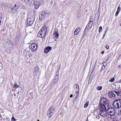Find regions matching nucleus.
<instances>
[{"mask_svg":"<svg viewBox=\"0 0 121 121\" xmlns=\"http://www.w3.org/2000/svg\"><path fill=\"white\" fill-rule=\"evenodd\" d=\"M118 68H121V65H120L118 66Z\"/></svg>","mask_w":121,"mask_h":121,"instance_id":"obj_38","label":"nucleus"},{"mask_svg":"<svg viewBox=\"0 0 121 121\" xmlns=\"http://www.w3.org/2000/svg\"><path fill=\"white\" fill-rule=\"evenodd\" d=\"M2 14L1 13H0V19H1L2 18ZM0 21L1 20H0Z\"/></svg>","mask_w":121,"mask_h":121,"instance_id":"obj_32","label":"nucleus"},{"mask_svg":"<svg viewBox=\"0 0 121 121\" xmlns=\"http://www.w3.org/2000/svg\"><path fill=\"white\" fill-rule=\"evenodd\" d=\"M104 53V51H103L101 53L102 54H103Z\"/></svg>","mask_w":121,"mask_h":121,"instance_id":"obj_39","label":"nucleus"},{"mask_svg":"<svg viewBox=\"0 0 121 121\" xmlns=\"http://www.w3.org/2000/svg\"><path fill=\"white\" fill-rule=\"evenodd\" d=\"M59 78V76L57 74L56 75L54 78L53 79L52 81L53 82L55 83H57L58 81Z\"/></svg>","mask_w":121,"mask_h":121,"instance_id":"obj_14","label":"nucleus"},{"mask_svg":"<svg viewBox=\"0 0 121 121\" xmlns=\"http://www.w3.org/2000/svg\"><path fill=\"white\" fill-rule=\"evenodd\" d=\"M102 29V27L101 26H100L99 27V32H100L101 31V30Z\"/></svg>","mask_w":121,"mask_h":121,"instance_id":"obj_30","label":"nucleus"},{"mask_svg":"<svg viewBox=\"0 0 121 121\" xmlns=\"http://www.w3.org/2000/svg\"><path fill=\"white\" fill-rule=\"evenodd\" d=\"M109 101L106 98L104 97L101 98L100 99V107H104V108L105 107L109 106L108 104Z\"/></svg>","mask_w":121,"mask_h":121,"instance_id":"obj_3","label":"nucleus"},{"mask_svg":"<svg viewBox=\"0 0 121 121\" xmlns=\"http://www.w3.org/2000/svg\"><path fill=\"white\" fill-rule=\"evenodd\" d=\"M19 86L17 84V83L16 82H15L14 84V85L13 86V87L14 88L16 89L19 88Z\"/></svg>","mask_w":121,"mask_h":121,"instance_id":"obj_21","label":"nucleus"},{"mask_svg":"<svg viewBox=\"0 0 121 121\" xmlns=\"http://www.w3.org/2000/svg\"><path fill=\"white\" fill-rule=\"evenodd\" d=\"M103 66L101 68V69L100 70V71H102L105 68V67L107 65V64L106 62H104L103 63Z\"/></svg>","mask_w":121,"mask_h":121,"instance_id":"obj_18","label":"nucleus"},{"mask_svg":"<svg viewBox=\"0 0 121 121\" xmlns=\"http://www.w3.org/2000/svg\"><path fill=\"white\" fill-rule=\"evenodd\" d=\"M19 9V7L17 6V7H16L15 9H14V12H17Z\"/></svg>","mask_w":121,"mask_h":121,"instance_id":"obj_27","label":"nucleus"},{"mask_svg":"<svg viewBox=\"0 0 121 121\" xmlns=\"http://www.w3.org/2000/svg\"><path fill=\"white\" fill-rule=\"evenodd\" d=\"M105 107V108L106 110V113L111 115L110 118H111L112 116L114 115L115 113V109L112 107H110L109 105Z\"/></svg>","mask_w":121,"mask_h":121,"instance_id":"obj_2","label":"nucleus"},{"mask_svg":"<svg viewBox=\"0 0 121 121\" xmlns=\"http://www.w3.org/2000/svg\"><path fill=\"white\" fill-rule=\"evenodd\" d=\"M54 35L55 37L56 38H58L59 35L58 32L56 30H55L54 31Z\"/></svg>","mask_w":121,"mask_h":121,"instance_id":"obj_17","label":"nucleus"},{"mask_svg":"<svg viewBox=\"0 0 121 121\" xmlns=\"http://www.w3.org/2000/svg\"><path fill=\"white\" fill-rule=\"evenodd\" d=\"M34 0H28L27 4H28L31 5L33 3H34Z\"/></svg>","mask_w":121,"mask_h":121,"instance_id":"obj_20","label":"nucleus"},{"mask_svg":"<svg viewBox=\"0 0 121 121\" xmlns=\"http://www.w3.org/2000/svg\"><path fill=\"white\" fill-rule=\"evenodd\" d=\"M48 23V22H46L44 26L42 28L41 30L39 32L38 34V37L43 38L45 36L47 29V24Z\"/></svg>","mask_w":121,"mask_h":121,"instance_id":"obj_1","label":"nucleus"},{"mask_svg":"<svg viewBox=\"0 0 121 121\" xmlns=\"http://www.w3.org/2000/svg\"><path fill=\"white\" fill-rule=\"evenodd\" d=\"M73 95L71 94L70 95V98H72L73 97Z\"/></svg>","mask_w":121,"mask_h":121,"instance_id":"obj_40","label":"nucleus"},{"mask_svg":"<svg viewBox=\"0 0 121 121\" xmlns=\"http://www.w3.org/2000/svg\"><path fill=\"white\" fill-rule=\"evenodd\" d=\"M28 0H22L23 1L27 3Z\"/></svg>","mask_w":121,"mask_h":121,"instance_id":"obj_35","label":"nucleus"},{"mask_svg":"<svg viewBox=\"0 0 121 121\" xmlns=\"http://www.w3.org/2000/svg\"><path fill=\"white\" fill-rule=\"evenodd\" d=\"M39 121V120H37V121Z\"/></svg>","mask_w":121,"mask_h":121,"instance_id":"obj_45","label":"nucleus"},{"mask_svg":"<svg viewBox=\"0 0 121 121\" xmlns=\"http://www.w3.org/2000/svg\"><path fill=\"white\" fill-rule=\"evenodd\" d=\"M113 106L116 108H119L121 107V99H116L112 104Z\"/></svg>","mask_w":121,"mask_h":121,"instance_id":"obj_5","label":"nucleus"},{"mask_svg":"<svg viewBox=\"0 0 121 121\" xmlns=\"http://www.w3.org/2000/svg\"><path fill=\"white\" fill-rule=\"evenodd\" d=\"M35 70L34 71L36 73V74H38L39 73V68L38 66H36L35 68H34Z\"/></svg>","mask_w":121,"mask_h":121,"instance_id":"obj_16","label":"nucleus"},{"mask_svg":"<svg viewBox=\"0 0 121 121\" xmlns=\"http://www.w3.org/2000/svg\"><path fill=\"white\" fill-rule=\"evenodd\" d=\"M80 30L81 29L80 28H77L74 32V35H78L79 32H80Z\"/></svg>","mask_w":121,"mask_h":121,"instance_id":"obj_15","label":"nucleus"},{"mask_svg":"<svg viewBox=\"0 0 121 121\" xmlns=\"http://www.w3.org/2000/svg\"><path fill=\"white\" fill-rule=\"evenodd\" d=\"M119 82L121 83V79L119 81Z\"/></svg>","mask_w":121,"mask_h":121,"instance_id":"obj_42","label":"nucleus"},{"mask_svg":"<svg viewBox=\"0 0 121 121\" xmlns=\"http://www.w3.org/2000/svg\"><path fill=\"white\" fill-rule=\"evenodd\" d=\"M11 119L12 121H15V119L14 117L13 116L11 118Z\"/></svg>","mask_w":121,"mask_h":121,"instance_id":"obj_33","label":"nucleus"},{"mask_svg":"<svg viewBox=\"0 0 121 121\" xmlns=\"http://www.w3.org/2000/svg\"><path fill=\"white\" fill-rule=\"evenodd\" d=\"M107 31H106V30L105 31V32L104 33V34L103 36V38H102L103 39H104V37L105 36Z\"/></svg>","mask_w":121,"mask_h":121,"instance_id":"obj_31","label":"nucleus"},{"mask_svg":"<svg viewBox=\"0 0 121 121\" xmlns=\"http://www.w3.org/2000/svg\"><path fill=\"white\" fill-rule=\"evenodd\" d=\"M88 104H89V102L88 101L85 104V105H84V108H86L88 106Z\"/></svg>","mask_w":121,"mask_h":121,"instance_id":"obj_24","label":"nucleus"},{"mask_svg":"<svg viewBox=\"0 0 121 121\" xmlns=\"http://www.w3.org/2000/svg\"><path fill=\"white\" fill-rule=\"evenodd\" d=\"M99 110L100 111L99 114L100 115L104 117L107 116L106 110L104 108L100 107Z\"/></svg>","mask_w":121,"mask_h":121,"instance_id":"obj_6","label":"nucleus"},{"mask_svg":"<svg viewBox=\"0 0 121 121\" xmlns=\"http://www.w3.org/2000/svg\"><path fill=\"white\" fill-rule=\"evenodd\" d=\"M37 44L32 43L31 45H30L29 48L32 51L35 52L37 50Z\"/></svg>","mask_w":121,"mask_h":121,"instance_id":"obj_7","label":"nucleus"},{"mask_svg":"<svg viewBox=\"0 0 121 121\" xmlns=\"http://www.w3.org/2000/svg\"><path fill=\"white\" fill-rule=\"evenodd\" d=\"M34 4L35 5V8L36 9H37L38 8L39 6V5H38L36 4Z\"/></svg>","mask_w":121,"mask_h":121,"instance_id":"obj_26","label":"nucleus"},{"mask_svg":"<svg viewBox=\"0 0 121 121\" xmlns=\"http://www.w3.org/2000/svg\"><path fill=\"white\" fill-rule=\"evenodd\" d=\"M91 19L90 18L88 24L86 26V27L88 29H90L91 28L93 24V20H91Z\"/></svg>","mask_w":121,"mask_h":121,"instance_id":"obj_11","label":"nucleus"},{"mask_svg":"<svg viewBox=\"0 0 121 121\" xmlns=\"http://www.w3.org/2000/svg\"><path fill=\"white\" fill-rule=\"evenodd\" d=\"M118 59H121V54L119 56L118 58Z\"/></svg>","mask_w":121,"mask_h":121,"instance_id":"obj_37","label":"nucleus"},{"mask_svg":"<svg viewBox=\"0 0 121 121\" xmlns=\"http://www.w3.org/2000/svg\"><path fill=\"white\" fill-rule=\"evenodd\" d=\"M1 21H0V25Z\"/></svg>","mask_w":121,"mask_h":121,"instance_id":"obj_44","label":"nucleus"},{"mask_svg":"<svg viewBox=\"0 0 121 121\" xmlns=\"http://www.w3.org/2000/svg\"><path fill=\"white\" fill-rule=\"evenodd\" d=\"M78 95H77H77L76 96V97H75V99H76L77 98H78Z\"/></svg>","mask_w":121,"mask_h":121,"instance_id":"obj_41","label":"nucleus"},{"mask_svg":"<svg viewBox=\"0 0 121 121\" xmlns=\"http://www.w3.org/2000/svg\"><path fill=\"white\" fill-rule=\"evenodd\" d=\"M14 96H16V95L15 94H14Z\"/></svg>","mask_w":121,"mask_h":121,"instance_id":"obj_43","label":"nucleus"},{"mask_svg":"<svg viewBox=\"0 0 121 121\" xmlns=\"http://www.w3.org/2000/svg\"><path fill=\"white\" fill-rule=\"evenodd\" d=\"M50 14V13L47 10L42 11L39 15V19L41 20H43L48 17Z\"/></svg>","mask_w":121,"mask_h":121,"instance_id":"obj_4","label":"nucleus"},{"mask_svg":"<svg viewBox=\"0 0 121 121\" xmlns=\"http://www.w3.org/2000/svg\"><path fill=\"white\" fill-rule=\"evenodd\" d=\"M105 48H106L107 49H108L109 48V47L108 45H107L106 46Z\"/></svg>","mask_w":121,"mask_h":121,"instance_id":"obj_36","label":"nucleus"},{"mask_svg":"<svg viewBox=\"0 0 121 121\" xmlns=\"http://www.w3.org/2000/svg\"><path fill=\"white\" fill-rule=\"evenodd\" d=\"M34 18L32 17L28 18V17L27 19L28 22V24L29 26H31L32 25L34 22Z\"/></svg>","mask_w":121,"mask_h":121,"instance_id":"obj_8","label":"nucleus"},{"mask_svg":"<svg viewBox=\"0 0 121 121\" xmlns=\"http://www.w3.org/2000/svg\"><path fill=\"white\" fill-rule=\"evenodd\" d=\"M74 89L76 91V94H77V95H78V93L79 91V85L77 84H76L74 86Z\"/></svg>","mask_w":121,"mask_h":121,"instance_id":"obj_12","label":"nucleus"},{"mask_svg":"<svg viewBox=\"0 0 121 121\" xmlns=\"http://www.w3.org/2000/svg\"><path fill=\"white\" fill-rule=\"evenodd\" d=\"M119 13V12H118V11H117L115 13V15L116 16H117L118 15Z\"/></svg>","mask_w":121,"mask_h":121,"instance_id":"obj_34","label":"nucleus"},{"mask_svg":"<svg viewBox=\"0 0 121 121\" xmlns=\"http://www.w3.org/2000/svg\"><path fill=\"white\" fill-rule=\"evenodd\" d=\"M52 49V47L49 46H48L45 48L44 50V52L45 53H47L51 50Z\"/></svg>","mask_w":121,"mask_h":121,"instance_id":"obj_13","label":"nucleus"},{"mask_svg":"<svg viewBox=\"0 0 121 121\" xmlns=\"http://www.w3.org/2000/svg\"><path fill=\"white\" fill-rule=\"evenodd\" d=\"M16 7H17V5L16 4H15L14 6L11 9V10L12 12L13 13L15 12L14 11V9H15Z\"/></svg>","mask_w":121,"mask_h":121,"instance_id":"obj_22","label":"nucleus"},{"mask_svg":"<svg viewBox=\"0 0 121 121\" xmlns=\"http://www.w3.org/2000/svg\"><path fill=\"white\" fill-rule=\"evenodd\" d=\"M114 91L118 96H121V90L119 91Z\"/></svg>","mask_w":121,"mask_h":121,"instance_id":"obj_19","label":"nucleus"},{"mask_svg":"<svg viewBox=\"0 0 121 121\" xmlns=\"http://www.w3.org/2000/svg\"><path fill=\"white\" fill-rule=\"evenodd\" d=\"M120 5H119V6L118 7H117V11H118V12H119L120 10Z\"/></svg>","mask_w":121,"mask_h":121,"instance_id":"obj_28","label":"nucleus"},{"mask_svg":"<svg viewBox=\"0 0 121 121\" xmlns=\"http://www.w3.org/2000/svg\"><path fill=\"white\" fill-rule=\"evenodd\" d=\"M108 95L110 98L113 99L115 98H116V94L113 91L109 92L108 93Z\"/></svg>","mask_w":121,"mask_h":121,"instance_id":"obj_9","label":"nucleus"},{"mask_svg":"<svg viewBox=\"0 0 121 121\" xmlns=\"http://www.w3.org/2000/svg\"><path fill=\"white\" fill-rule=\"evenodd\" d=\"M53 112L54 110L53 109H51V108H49L48 112L47 114L49 118L51 117Z\"/></svg>","mask_w":121,"mask_h":121,"instance_id":"obj_10","label":"nucleus"},{"mask_svg":"<svg viewBox=\"0 0 121 121\" xmlns=\"http://www.w3.org/2000/svg\"><path fill=\"white\" fill-rule=\"evenodd\" d=\"M102 87L101 86H98L97 87L96 89L99 91H100L102 89Z\"/></svg>","mask_w":121,"mask_h":121,"instance_id":"obj_23","label":"nucleus"},{"mask_svg":"<svg viewBox=\"0 0 121 121\" xmlns=\"http://www.w3.org/2000/svg\"><path fill=\"white\" fill-rule=\"evenodd\" d=\"M121 113V109H120L118 110V114L119 115H120Z\"/></svg>","mask_w":121,"mask_h":121,"instance_id":"obj_29","label":"nucleus"},{"mask_svg":"<svg viewBox=\"0 0 121 121\" xmlns=\"http://www.w3.org/2000/svg\"><path fill=\"white\" fill-rule=\"evenodd\" d=\"M114 78H112L110 79L109 80V81L110 82H112L114 81Z\"/></svg>","mask_w":121,"mask_h":121,"instance_id":"obj_25","label":"nucleus"}]
</instances>
